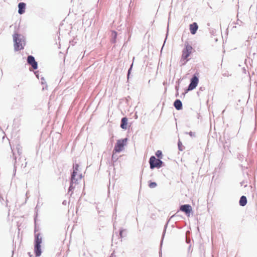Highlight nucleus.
Wrapping results in <instances>:
<instances>
[{"label":"nucleus","mask_w":257,"mask_h":257,"mask_svg":"<svg viewBox=\"0 0 257 257\" xmlns=\"http://www.w3.org/2000/svg\"><path fill=\"white\" fill-rule=\"evenodd\" d=\"M82 174L79 169V166L78 164H76L71 175V183L69 188V192L72 191L70 196H72L74 189L82 182Z\"/></svg>","instance_id":"obj_1"},{"label":"nucleus","mask_w":257,"mask_h":257,"mask_svg":"<svg viewBox=\"0 0 257 257\" xmlns=\"http://www.w3.org/2000/svg\"><path fill=\"white\" fill-rule=\"evenodd\" d=\"M193 49L191 45L188 42L184 44V47L182 50V54L181 58V61L183 64H185L189 60V57L192 53Z\"/></svg>","instance_id":"obj_2"},{"label":"nucleus","mask_w":257,"mask_h":257,"mask_svg":"<svg viewBox=\"0 0 257 257\" xmlns=\"http://www.w3.org/2000/svg\"><path fill=\"white\" fill-rule=\"evenodd\" d=\"M127 141V139L125 138L123 139L118 140L117 141L115 145L114 148L112 152V160H116L117 157L115 156V154L119 153L123 150L124 147L126 145Z\"/></svg>","instance_id":"obj_3"},{"label":"nucleus","mask_w":257,"mask_h":257,"mask_svg":"<svg viewBox=\"0 0 257 257\" xmlns=\"http://www.w3.org/2000/svg\"><path fill=\"white\" fill-rule=\"evenodd\" d=\"M13 40L15 50L19 51L24 48L25 41L22 35L15 33L13 35Z\"/></svg>","instance_id":"obj_4"},{"label":"nucleus","mask_w":257,"mask_h":257,"mask_svg":"<svg viewBox=\"0 0 257 257\" xmlns=\"http://www.w3.org/2000/svg\"><path fill=\"white\" fill-rule=\"evenodd\" d=\"M149 163L151 169L159 168L162 166L163 162L160 159H156L155 156H152L150 159Z\"/></svg>","instance_id":"obj_5"},{"label":"nucleus","mask_w":257,"mask_h":257,"mask_svg":"<svg viewBox=\"0 0 257 257\" xmlns=\"http://www.w3.org/2000/svg\"><path fill=\"white\" fill-rule=\"evenodd\" d=\"M199 82V79L196 76L193 77L191 79V82L188 86V91H190L196 88Z\"/></svg>","instance_id":"obj_6"},{"label":"nucleus","mask_w":257,"mask_h":257,"mask_svg":"<svg viewBox=\"0 0 257 257\" xmlns=\"http://www.w3.org/2000/svg\"><path fill=\"white\" fill-rule=\"evenodd\" d=\"M27 62L29 65L32 66L34 69H37L38 68L37 62L35 61L33 56H29L27 58Z\"/></svg>","instance_id":"obj_7"},{"label":"nucleus","mask_w":257,"mask_h":257,"mask_svg":"<svg viewBox=\"0 0 257 257\" xmlns=\"http://www.w3.org/2000/svg\"><path fill=\"white\" fill-rule=\"evenodd\" d=\"M180 210L185 212L186 214H190L192 211V207L190 205H183L180 206Z\"/></svg>","instance_id":"obj_8"},{"label":"nucleus","mask_w":257,"mask_h":257,"mask_svg":"<svg viewBox=\"0 0 257 257\" xmlns=\"http://www.w3.org/2000/svg\"><path fill=\"white\" fill-rule=\"evenodd\" d=\"M189 29H190L191 33L192 35H194L196 34V33L198 29V26L197 23L194 22L190 25Z\"/></svg>","instance_id":"obj_9"},{"label":"nucleus","mask_w":257,"mask_h":257,"mask_svg":"<svg viewBox=\"0 0 257 257\" xmlns=\"http://www.w3.org/2000/svg\"><path fill=\"white\" fill-rule=\"evenodd\" d=\"M18 8H19L18 13L21 15L24 14L25 12L26 4L24 3H19L18 5Z\"/></svg>","instance_id":"obj_10"},{"label":"nucleus","mask_w":257,"mask_h":257,"mask_svg":"<svg viewBox=\"0 0 257 257\" xmlns=\"http://www.w3.org/2000/svg\"><path fill=\"white\" fill-rule=\"evenodd\" d=\"M128 119L127 117H123L121 120L120 127L123 130H126L127 128Z\"/></svg>","instance_id":"obj_11"},{"label":"nucleus","mask_w":257,"mask_h":257,"mask_svg":"<svg viewBox=\"0 0 257 257\" xmlns=\"http://www.w3.org/2000/svg\"><path fill=\"white\" fill-rule=\"evenodd\" d=\"M174 105L176 109L177 110H180L182 108V104L181 101L177 99L175 101L174 103Z\"/></svg>","instance_id":"obj_12"},{"label":"nucleus","mask_w":257,"mask_h":257,"mask_svg":"<svg viewBox=\"0 0 257 257\" xmlns=\"http://www.w3.org/2000/svg\"><path fill=\"white\" fill-rule=\"evenodd\" d=\"M35 252L36 255L39 256L41 254V244H35Z\"/></svg>","instance_id":"obj_13"},{"label":"nucleus","mask_w":257,"mask_h":257,"mask_svg":"<svg viewBox=\"0 0 257 257\" xmlns=\"http://www.w3.org/2000/svg\"><path fill=\"white\" fill-rule=\"evenodd\" d=\"M42 243V238L39 237V234L36 236L35 244H41Z\"/></svg>","instance_id":"obj_14"},{"label":"nucleus","mask_w":257,"mask_h":257,"mask_svg":"<svg viewBox=\"0 0 257 257\" xmlns=\"http://www.w3.org/2000/svg\"><path fill=\"white\" fill-rule=\"evenodd\" d=\"M156 155L159 159H162V157H163V155H162V151H160V150H158L156 152Z\"/></svg>","instance_id":"obj_15"},{"label":"nucleus","mask_w":257,"mask_h":257,"mask_svg":"<svg viewBox=\"0 0 257 257\" xmlns=\"http://www.w3.org/2000/svg\"><path fill=\"white\" fill-rule=\"evenodd\" d=\"M149 186L151 188H155L157 186V183L156 182H150L149 184Z\"/></svg>","instance_id":"obj_16"},{"label":"nucleus","mask_w":257,"mask_h":257,"mask_svg":"<svg viewBox=\"0 0 257 257\" xmlns=\"http://www.w3.org/2000/svg\"><path fill=\"white\" fill-rule=\"evenodd\" d=\"M246 203H247V200H246V197H245L244 196H242V206L246 205Z\"/></svg>","instance_id":"obj_17"},{"label":"nucleus","mask_w":257,"mask_h":257,"mask_svg":"<svg viewBox=\"0 0 257 257\" xmlns=\"http://www.w3.org/2000/svg\"><path fill=\"white\" fill-rule=\"evenodd\" d=\"M178 148H179V150L181 151H182L183 150V146L182 145V143H181V141H179L178 142Z\"/></svg>","instance_id":"obj_18"},{"label":"nucleus","mask_w":257,"mask_h":257,"mask_svg":"<svg viewBox=\"0 0 257 257\" xmlns=\"http://www.w3.org/2000/svg\"><path fill=\"white\" fill-rule=\"evenodd\" d=\"M189 135L191 137H194V136H195V133L194 132H190L189 133Z\"/></svg>","instance_id":"obj_19"},{"label":"nucleus","mask_w":257,"mask_h":257,"mask_svg":"<svg viewBox=\"0 0 257 257\" xmlns=\"http://www.w3.org/2000/svg\"><path fill=\"white\" fill-rule=\"evenodd\" d=\"M122 232H123V230H121V231H120V235L121 237H122Z\"/></svg>","instance_id":"obj_20"},{"label":"nucleus","mask_w":257,"mask_h":257,"mask_svg":"<svg viewBox=\"0 0 257 257\" xmlns=\"http://www.w3.org/2000/svg\"><path fill=\"white\" fill-rule=\"evenodd\" d=\"M239 202V204L241 205V198L240 199Z\"/></svg>","instance_id":"obj_21"}]
</instances>
